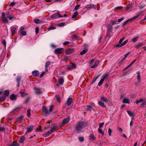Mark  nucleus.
Instances as JSON below:
<instances>
[{
	"label": "nucleus",
	"mask_w": 146,
	"mask_h": 146,
	"mask_svg": "<svg viewBox=\"0 0 146 146\" xmlns=\"http://www.w3.org/2000/svg\"><path fill=\"white\" fill-rule=\"evenodd\" d=\"M87 126V124L86 122L84 121H79L75 127L77 133H80L81 132V130Z\"/></svg>",
	"instance_id": "nucleus-1"
},
{
	"label": "nucleus",
	"mask_w": 146,
	"mask_h": 146,
	"mask_svg": "<svg viewBox=\"0 0 146 146\" xmlns=\"http://www.w3.org/2000/svg\"><path fill=\"white\" fill-rule=\"evenodd\" d=\"M11 15L9 14V12H8L6 13L3 12L2 13V21L6 23H7L8 22V19L9 20H11L13 19H15V17H10Z\"/></svg>",
	"instance_id": "nucleus-2"
},
{
	"label": "nucleus",
	"mask_w": 146,
	"mask_h": 146,
	"mask_svg": "<svg viewBox=\"0 0 146 146\" xmlns=\"http://www.w3.org/2000/svg\"><path fill=\"white\" fill-rule=\"evenodd\" d=\"M142 15V14L141 13H140L137 15L134 16L130 19H127L123 23L122 25L124 26L128 23H130L133 20L136 19L137 17Z\"/></svg>",
	"instance_id": "nucleus-3"
},
{
	"label": "nucleus",
	"mask_w": 146,
	"mask_h": 146,
	"mask_svg": "<svg viewBox=\"0 0 146 146\" xmlns=\"http://www.w3.org/2000/svg\"><path fill=\"white\" fill-rule=\"evenodd\" d=\"M63 17V16L60 15L58 12L56 13H55L52 15L51 16L50 18L51 19H56L58 17L59 18H61Z\"/></svg>",
	"instance_id": "nucleus-4"
},
{
	"label": "nucleus",
	"mask_w": 146,
	"mask_h": 146,
	"mask_svg": "<svg viewBox=\"0 0 146 146\" xmlns=\"http://www.w3.org/2000/svg\"><path fill=\"white\" fill-rule=\"evenodd\" d=\"M63 48H59L55 50L54 52L56 54H60L62 53L63 51H64Z\"/></svg>",
	"instance_id": "nucleus-5"
},
{
	"label": "nucleus",
	"mask_w": 146,
	"mask_h": 146,
	"mask_svg": "<svg viewBox=\"0 0 146 146\" xmlns=\"http://www.w3.org/2000/svg\"><path fill=\"white\" fill-rule=\"evenodd\" d=\"M88 48L87 47V46L86 45H85L84 46V50L82 51L80 53V54L82 55L85 54L86 52L88 51Z\"/></svg>",
	"instance_id": "nucleus-6"
},
{
	"label": "nucleus",
	"mask_w": 146,
	"mask_h": 146,
	"mask_svg": "<svg viewBox=\"0 0 146 146\" xmlns=\"http://www.w3.org/2000/svg\"><path fill=\"white\" fill-rule=\"evenodd\" d=\"M42 111L44 113L46 116L50 114L49 112L48 111L47 109L45 106H43L42 108Z\"/></svg>",
	"instance_id": "nucleus-7"
},
{
	"label": "nucleus",
	"mask_w": 146,
	"mask_h": 146,
	"mask_svg": "<svg viewBox=\"0 0 146 146\" xmlns=\"http://www.w3.org/2000/svg\"><path fill=\"white\" fill-rule=\"evenodd\" d=\"M70 117L68 116L67 117L64 118L62 121V125H64L68 123L70 121Z\"/></svg>",
	"instance_id": "nucleus-8"
},
{
	"label": "nucleus",
	"mask_w": 146,
	"mask_h": 146,
	"mask_svg": "<svg viewBox=\"0 0 146 146\" xmlns=\"http://www.w3.org/2000/svg\"><path fill=\"white\" fill-rule=\"evenodd\" d=\"M11 35L13 36L14 34L16 33L17 28L16 27H13V26L11 27Z\"/></svg>",
	"instance_id": "nucleus-9"
},
{
	"label": "nucleus",
	"mask_w": 146,
	"mask_h": 146,
	"mask_svg": "<svg viewBox=\"0 0 146 146\" xmlns=\"http://www.w3.org/2000/svg\"><path fill=\"white\" fill-rule=\"evenodd\" d=\"M33 125H30L27 128V130L25 133V134L31 132L33 130Z\"/></svg>",
	"instance_id": "nucleus-10"
},
{
	"label": "nucleus",
	"mask_w": 146,
	"mask_h": 146,
	"mask_svg": "<svg viewBox=\"0 0 146 146\" xmlns=\"http://www.w3.org/2000/svg\"><path fill=\"white\" fill-rule=\"evenodd\" d=\"M26 139L25 137L23 136H21L20 137L19 140V142L20 143H23L24 141H25Z\"/></svg>",
	"instance_id": "nucleus-11"
},
{
	"label": "nucleus",
	"mask_w": 146,
	"mask_h": 146,
	"mask_svg": "<svg viewBox=\"0 0 146 146\" xmlns=\"http://www.w3.org/2000/svg\"><path fill=\"white\" fill-rule=\"evenodd\" d=\"M128 41V40H127L125 41H124L123 43H122V44L120 45H119V44H116L115 46V47H122L125 45L127 42Z\"/></svg>",
	"instance_id": "nucleus-12"
},
{
	"label": "nucleus",
	"mask_w": 146,
	"mask_h": 146,
	"mask_svg": "<svg viewBox=\"0 0 146 146\" xmlns=\"http://www.w3.org/2000/svg\"><path fill=\"white\" fill-rule=\"evenodd\" d=\"M100 62L98 60H96L94 64L91 67L92 68H94L97 67Z\"/></svg>",
	"instance_id": "nucleus-13"
},
{
	"label": "nucleus",
	"mask_w": 146,
	"mask_h": 146,
	"mask_svg": "<svg viewBox=\"0 0 146 146\" xmlns=\"http://www.w3.org/2000/svg\"><path fill=\"white\" fill-rule=\"evenodd\" d=\"M72 100L73 99L71 98H68L66 102L67 105L68 106L70 105L72 102Z\"/></svg>",
	"instance_id": "nucleus-14"
},
{
	"label": "nucleus",
	"mask_w": 146,
	"mask_h": 146,
	"mask_svg": "<svg viewBox=\"0 0 146 146\" xmlns=\"http://www.w3.org/2000/svg\"><path fill=\"white\" fill-rule=\"evenodd\" d=\"M21 79V77L20 76L17 77L16 78V81L17 82V86L19 87L20 85V81Z\"/></svg>",
	"instance_id": "nucleus-15"
},
{
	"label": "nucleus",
	"mask_w": 146,
	"mask_h": 146,
	"mask_svg": "<svg viewBox=\"0 0 146 146\" xmlns=\"http://www.w3.org/2000/svg\"><path fill=\"white\" fill-rule=\"evenodd\" d=\"M109 76V74L108 73H106L104 74L102 76L101 79H103L104 80L106 79Z\"/></svg>",
	"instance_id": "nucleus-16"
},
{
	"label": "nucleus",
	"mask_w": 146,
	"mask_h": 146,
	"mask_svg": "<svg viewBox=\"0 0 146 146\" xmlns=\"http://www.w3.org/2000/svg\"><path fill=\"white\" fill-rule=\"evenodd\" d=\"M32 75L35 77L38 76L39 74V72L37 70H35L33 71L32 72Z\"/></svg>",
	"instance_id": "nucleus-17"
},
{
	"label": "nucleus",
	"mask_w": 146,
	"mask_h": 146,
	"mask_svg": "<svg viewBox=\"0 0 146 146\" xmlns=\"http://www.w3.org/2000/svg\"><path fill=\"white\" fill-rule=\"evenodd\" d=\"M100 99L102 101H103L104 102L107 103L108 102V99L105 97L103 96H101L100 97Z\"/></svg>",
	"instance_id": "nucleus-18"
},
{
	"label": "nucleus",
	"mask_w": 146,
	"mask_h": 146,
	"mask_svg": "<svg viewBox=\"0 0 146 146\" xmlns=\"http://www.w3.org/2000/svg\"><path fill=\"white\" fill-rule=\"evenodd\" d=\"M107 31L112 32V26L110 24L108 25L107 27Z\"/></svg>",
	"instance_id": "nucleus-19"
},
{
	"label": "nucleus",
	"mask_w": 146,
	"mask_h": 146,
	"mask_svg": "<svg viewBox=\"0 0 146 146\" xmlns=\"http://www.w3.org/2000/svg\"><path fill=\"white\" fill-rule=\"evenodd\" d=\"M34 90L36 94L38 95L41 94L39 89L35 88L33 89Z\"/></svg>",
	"instance_id": "nucleus-20"
},
{
	"label": "nucleus",
	"mask_w": 146,
	"mask_h": 146,
	"mask_svg": "<svg viewBox=\"0 0 146 146\" xmlns=\"http://www.w3.org/2000/svg\"><path fill=\"white\" fill-rule=\"evenodd\" d=\"M19 144L15 141H14L9 146H19Z\"/></svg>",
	"instance_id": "nucleus-21"
},
{
	"label": "nucleus",
	"mask_w": 146,
	"mask_h": 146,
	"mask_svg": "<svg viewBox=\"0 0 146 146\" xmlns=\"http://www.w3.org/2000/svg\"><path fill=\"white\" fill-rule=\"evenodd\" d=\"M98 104L101 107L103 108L106 107V106L104 104V103L102 101L100 100L98 102Z\"/></svg>",
	"instance_id": "nucleus-22"
},
{
	"label": "nucleus",
	"mask_w": 146,
	"mask_h": 146,
	"mask_svg": "<svg viewBox=\"0 0 146 146\" xmlns=\"http://www.w3.org/2000/svg\"><path fill=\"white\" fill-rule=\"evenodd\" d=\"M23 118V115L19 116L17 118V121L18 122H21Z\"/></svg>",
	"instance_id": "nucleus-23"
},
{
	"label": "nucleus",
	"mask_w": 146,
	"mask_h": 146,
	"mask_svg": "<svg viewBox=\"0 0 146 146\" xmlns=\"http://www.w3.org/2000/svg\"><path fill=\"white\" fill-rule=\"evenodd\" d=\"M17 99V96L14 94H12L10 96V99L11 100H16Z\"/></svg>",
	"instance_id": "nucleus-24"
},
{
	"label": "nucleus",
	"mask_w": 146,
	"mask_h": 146,
	"mask_svg": "<svg viewBox=\"0 0 146 146\" xmlns=\"http://www.w3.org/2000/svg\"><path fill=\"white\" fill-rule=\"evenodd\" d=\"M52 133V132H51L50 131V130L47 131L46 133H44V134L43 135L44 137H47L51 135Z\"/></svg>",
	"instance_id": "nucleus-25"
},
{
	"label": "nucleus",
	"mask_w": 146,
	"mask_h": 146,
	"mask_svg": "<svg viewBox=\"0 0 146 146\" xmlns=\"http://www.w3.org/2000/svg\"><path fill=\"white\" fill-rule=\"evenodd\" d=\"M50 63H51V62L49 61H48V62H46L45 64V70L46 71H48V69H47L48 67L50 65Z\"/></svg>",
	"instance_id": "nucleus-26"
},
{
	"label": "nucleus",
	"mask_w": 146,
	"mask_h": 146,
	"mask_svg": "<svg viewBox=\"0 0 146 146\" xmlns=\"http://www.w3.org/2000/svg\"><path fill=\"white\" fill-rule=\"evenodd\" d=\"M64 82V80L63 78H61L58 79V82L59 84L60 85H62L63 84Z\"/></svg>",
	"instance_id": "nucleus-27"
},
{
	"label": "nucleus",
	"mask_w": 146,
	"mask_h": 146,
	"mask_svg": "<svg viewBox=\"0 0 146 146\" xmlns=\"http://www.w3.org/2000/svg\"><path fill=\"white\" fill-rule=\"evenodd\" d=\"M137 79L138 80V81L139 82H141V77L140 75V73L139 72H138L137 73Z\"/></svg>",
	"instance_id": "nucleus-28"
},
{
	"label": "nucleus",
	"mask_w": 146,
	"mask_h": 146,
	"mask_svg": "<svg viewBox=\"0 0 146 146\" xmlns=\"http://www.w3.org/2000/svg\"><path fill=\"white\" fill-rule=\"evenodd\" d=\"M57 127H58L57 126H55L51 128L50 131L51 132H52V133L54 131H56L57 130Z\"/></svg>",
	"instance_id": "nucleus-29"
},
{
	"label": "nucleus",
	"mask_w": 146,
	"mask_h": 146,
	"mask_svg": "<svg viewBox=\"0 0 146 146\" xmlns=\"http://www.w3.org/2000/svg\"><path fill=\"white\" fill-rule=\"evenodd\" d=\"M143 45L144 44L142 42L139 43L137 45L135 46V48H138L140 47L143 46Z\"/></svg>",
	"instance_id": "nucleus-30"
},
{
	"label": "nucleus",
	"mask_w": 146,
	"mask_h": 146,
	"mask_svg": "<svg viewBox=\"0 0 146 146\" xmlns=\"http://www.w3.org/2000/svg\"><path fill=\"white\" fill-rule=\"evenodd\" d=\"M112 32L107 31L106 36L108 37L111 36L112 35Z\"/></svg>",
	"instance_id": "nucleus-31"
},
{
	"label": "nucleus",
	"mask_w": 146,
	"mask_h": 146,
	"mask_svg": "<svg viewBox=\"0 0 146 146\" xmlns=\"http://www.w3.org/2000/svg\"><path fill=\"white\" fill-rule=\"evenodd\" d=\"M94 5L93 4H89L86 6V8L88 9H91L94 7Z\"/></svg>",
	"instance_id": "nucleus-32"
},
{
	"label": "nucleus",
	"mask_w": 146,
	"mask_h": 146,
	"mask_svg": "<svg viewBox=\"0 0 146 146\" xmlns=\"http://www.w3.org/2000/svg\"><path fill=\"white\" fill-rule=\"evenodd\" d=\"M124 60H125L122 58L119 61V66H121L122 64L123 63Z\"/></svg>",
	"instance_id": "nucleus-33"
},
{
	"label": "nucleus",
	"mask_w": 146,
	"mask_h": 146,
	"mask_svg": "<svg viewBox=\"0 0 146 146\" xmlns=\"http://www.w3.org/2000/svg\"><path fill=\"white\" fill-rule=\"evenodd\" d=\"M78 12H75L72 15V18L73 19L76 18L78 15Z\"/></svg>",
	"instance_id": "nucleus-34"
},
{
	"label": "nucleus",
	"mask_w": 146,
	"mask_h": 146,
	"mask_svg": "<svg viewBox=\"0 0 146 146\" xmlns=\"http://www.w3.org/2000/svg\"><path fill=\"white\" fill-rule=\"evenodd\" d=\"M9 92L8 90H5L4 94V95H5L4 96L6 97V96H8L9 94Z\"/></svg>",
	"instance_id": "nucleus-35"
},
{
	"label": "nucleus",
	"mask_w": 146,
	"mask_h": 146,
	"mask_svg": "<svg viewBox=\"0 0 146 146\" xmlns=\"http://www.w3.org/2000/svg\"><path fill=\"white\" fill-rule=\"evenodd\" d=\"M123 102L125 104H129V102L128 100V99L127 98H125L123 100Z\"/></svg>",
	"instance_id": "nucleus-36"
},
{
	"label": "nucleus",
	"mask_w": 146,
	"mask_h": 146,
	"mask_svg": "<svg viewBox=\"0 0 146 146\" xmlns=\"http://www.w3.org/2000/svg\"><path fill=\"white\" fill-rule=\"evenodd\" d=\"M138 36L135 37L133 38L132 40V42H136L138 40Z\"/></svg>",
	"instance_id": "nucleus-37"
},
{
	"label": "nucleus",
	"mask_w": 146,
	"mask_h": 146,
	"mask_svg": "<svg viewBox=\"0 0 146 146\" xmlns=\"http://www.w3.org/2000/svg\"><path fill=\"white\" fill-rule=\"evenodd\" d=\"M125 38L124 37H123L122 38H121L119 41L118 44H119V45H121L122 44L123 41L124 40Z\"/></svg>",
	"instance_id": "nucleus-38"
},
{
	"label": "nucleus",
	"mask_w": 146,
	"mask_h": 146,
	"mask_svg": "<svg viewBox=\"0 0 146 146\" xmlns=\"http://www.w3.org/2000/svg\"><path fill=\"white\" fill-rule=\"evenodd\" d=\"M78 37L76 35H74L72 36V39L74 40H76L78 39Z\"/></svg>",
	"instance_id": "nucleus-39"
},
{
	"label": "nucleus",
	"mask_w": 146,
	"mask_h": 146,
	"mask_svg": "<svg viewBox=\"0 0 146 146\" xmlns=\"http://www.w3.org/2000/svg\"><path fill=\"white\" fill-rule=\"evenodd\" d=\"M98 132L102 135H104V133L101 128H99L98 129Z\"/></svg>",
	"instance_id": "nucleus-40"
},
{
	"label": "nucleus",
	"mask_w": 146,
	"mask_h": 146,
	"mask_svg": "<svg viewBox=\"0 0 146 146\" xmlns=\"http://www.w3.org/2000/svg\"><path fill=\"white\" fill-rule=\"evenodd\" d=\"M127 112L128 114L130 116H133L134 115L133 113L131 111H127Z\"/></svg>",
	"instance_id": "nucleus-41"
},
{
	"label": "nucleus",
	"mask_w": 146,
	"mask_h": 146,
	"mask_svg": "<svg viewBox=\"0 0 146 146\" xmlns=\"http://www.w3.org/2000/svg\"><path fill=\"white\" fill-rule=\"evenodd\" d=\"M89 138L90 139L94 140L95 139V138L93 134H91L89 136Z\"/></svg>",
	"instance_id": "nucleus-42"
},
{
	"label": "nucleus",
	"mask_w": 146,
	"mask_h": 146,
	"mask_svg": "<svg viewBox=\"0 0 146 146\" xmlns=\"http://www.w3.org/2000/svg\"><path fill=\"white\" fill-rule=\"evenodd\" d=\"M104 81L103 79L101 78L98 83V85L99 86H100L103 84Z\"/></svg>",
	"instance_id": "nucleus-43"
},
{
	"label": "nucleus",
	"mask_w": 146,
	"mask_h": 146,
	"mask_svg": "<svg viewBox=\"0 0 146 146\" xmlns=\"http://www.w3.org/2000/svg\"><path fill=\"white\" fill-rule=\"evenodd\" d=\"M9 6L13 7L16 3L15 2H13L11 3H9Z\"/></svg>",
	"instance_id": "nucleus-44"
},
{
	"label": "nucleus",
	"mask_w": 146,
	"mask_h": 146,
	"mask_svg": "<svg viewBox=\"0 0 146 146\" xmlns=\"http://www.w3.org/2000/svg\"><path fill=\"white\" fill-rule=\"evenodd\" d=\"M1 42L3 45L4 46L5 48L6 47V40H3L1 41Z\"/></svg>",
	"instance_id": "nucleus-45"
},
{
	"label": "nucleus",
	"mask_w": 146,
	"mask_h": 146,
	"mask_svg": "<svg viewBox=\"0 0 146 146\" xmlns=\"http://www.w3.org/2000/svg\"><path fill=\"white\" fill-rule=\"evenodd\" d=\"M93 110L92 107L90 106H87V110L88 111H91Z\"/></svg>",
	"instance_id": "nucleus-46"
},
{
	"label": "nucleus",
	"mask_w": 146,
	"mask_h": 146,
	"mask_svg": "<svg viewBox=\"0 0 146 146\" xmlns=\"http://www.w3.org/2000/svg\"><path fill=\"white\" fill-rule=\"evenodd\" d=\"M6 99V97L5 96H3L0 97V102L1 101H3L5 100Z\"/></svg>",
	"instance_id": "nucleus-47"
},
{
	"label": "nucleus",
	"mask_w": 146,
	"mask_h": 146,
	"mask_svg": "<svg viewBox=\"0 0 146 146\" xmlns=\"http://www.w3.org/2000/svg\"><path fill=\"white\" fill-rule=\"evenodd\" d=\"M21 34L23 36H25L26 35L27 32L25 31H23L20 32Z\"/></svg>",
	"instance_id": "nucleus-48"
},
{
	"label": "nucleus",
	"mask_w": 146,
	"mask_h": 146,
	"mask_svg": "<svg viewBox=\"0 0 146 146\" xmlns=\"http://www.w3.org/2000/svg\"><path fill=\"white\" fill-rule=\"evenodd\" d=\"M58 102L59 103L60 102V99L59 96L57 95L55 96Z\"/></svg>",
	"instance_id": "nucleus-49"
},
{
	"label": "nucleus",
	"mask_w": 146,
	"mask_h": 146,
	"mask_svg": "<svg viewBox=\"0 0 146 146\" xmlns=\"http://www.w3.org/2000/svg\"><path fill=\"white\" fill-rule=\"evenodd\" d=\"M31 110L30 109H28L27 111V116L29 117L31 116V113H30Z\"/></svg>",
	"instance_id": "nucleus-50"
},
{
	"label": "nucleus",
	"mask_w": 146,
	"mask_h": 146,
	"mask_svg": "<svg viewBox=\"0 0 146 146\" xmlns=\"http://www.w3.org/2000/svg\"><path fill=\"white\" fill-rule=\"evenodd\" d=\"M81 8L82 7H81V5H77L76 6L74 9H79Z\"/></svg>",
	"instance_id": "nucleus-51"
},
{
	"label": "nucleus",
	"mask_w": 146,
	"mask_h": 146,
	"mask_svg": "<svg viewBox=\"0 0 146 146\" xmlns=\"http://www.w3.org/2000/svg\"><path fill=\"white\" fill-rule=\"evenodd\" d=\"M95 59L93 58L91 59L89 62V63L90 64V65H91L93 63Z\"/></svg>",
	"instance_id": "nucleus-52"
},
{
	"label": "nucleus",
	"mask_w": 146,
	"mask_h": 146,
	"mask_svg": "<svg viewBox=\"0 0 146 146\" xmlns=\"http://www.w3.org/2000/svg\"><path fill=\"white\" fill-rule=\"evenodd\" d=\"M34 22L35 23L37 24L39 23V22L40 21V20L39 19H36L34 20Z\"/></svg>",
	"instance_id": "nucleus-53"
},
{
	"label": "nucleus",
	"mask_w": 146,
	"mask_h": 146,
	"mask_svg": "<svg viewBox=\"0 0 146 146\" xmlns=\"http://www.w3.org/2000/svg\"><path fill=\"white\" fill-rule=\"evenodd\" d=\"M78 139L81 142H83L84 140V139L83 137H79Z\"/></svg>",
	"instance_id": "nucleus-54"
},
{
	"label": "nucleus",
	"mask_w": 146,
	"mask_h": 146,
	"mask_svg": "<svg viewBox=\"0 0 146 146\" xmlns=\"http://www.w3.org/2000/svg\"><path fill=\"white\" fill-rule=\"evenodd\" d=\"M130 54V53L129 52H127V53L125 54L124 57L123 58L125 60L127 57Z\"/></svg>",
	"instance_id": "nucleus-55"
},
{
	"label": "nucleus",
	"mask_w": 146,
	"mask_h": 146,
	"mask_svg": "<svg viewBox=\"0 0 146 146\" xmlns=\"http://www.w3.org/2000/svg\"><path fill=\"white\" fill-rule=\"evenodd\" d=\"M146 104V102H143L140 105V107L141 108L144 107Z\"/></svg>",
	"instance_id": "nucleus-56"
},
{
	"label": "nucleus",
	"mask_w": 146,
	"mask_h": 146,
	"mask_svg": "<svg viewBox=\"0 0 146 146\" xmlns=\"http://www.w3.org/2000/svg\"><path fill=\"white\" fill-rule=\"evenodd\" d=\"M65 25V23H59L58 24V25L60 27L63 26Z\"/></svg>",
	"instance_id": "nucleus-57"
},
{
	"label": "nucleus",
	"mask_w": 146,
	"mask_h": 146,
	"mask_svg": "<svg viewBox=\"0 0 146 146\" xmlns=\"http://www.w3.org/2000/svg\"><path fill=\"white\" fill-rule=\"evenodd\" d=\"M56 29V28L55 27H50L48 28V30L49 31L50 30H54L55 29Z\"/></svg>",
	"instance_id": "nucleus-58"
},
{
	"label": "nucleus",
	"mask_w": 146,
	"mask_h": 146,
	"mask_svg": "<svg viewBox=\"0 0 146 146\" xmlns=\"http://www.w3.org/2000/svg\"><path fill=\"white\" fill-rule=\"evenodd\" d=\"M104 122H102L101 123H100L99 124V128H101L102 127V126L104 125Z\"/></svg>",
	"instance_id": "nucleus-59"
},
{
	"label": "nucleus",
	"mask_w": 146,
	"mask_h": 146,
	"mask_svg": "<svg viewBox=\"0 0 146 146\" xmlns=\"http://www.w3.org/2000/svg\"><path fill=\"white\" fill-rule=\"evenodd\" d=\"M39 30V28L37 27H36L35 28V33L36 34H37Z\"/></svg>",
	"instance_id": "nucleus-60"
},
{
	"label": "nucleus",
	"mask_w": 146,
	"mask_h": 146,
	"mask_svg": "<svg viewBox=\"0 0 146 146\" xmlns=\"http://www.w3.org/2000/svg\"><path fill=\"white\" fill-rule=\"evenodd\" d=\"M116 21H115L111 20L110 21V22L112 25H114L116 23Z\"/></svg>",
	"instance_id": "nucleus-61"
},
{
	"label": "nucleus",
	"mask_w": 146,
	"mask_h": 146,
	"mask_svg": "<svg viewBox=\"0 0 146 146\" xmlns=\"http://www.w3.org/2000/svg\"><path fill=\"white\" fill-rule=\"evenodd\" d=\"M46 72L45 71H44L40 75V76H39L40 78L42 77L44 74Z\"/></svg>",
	"instance_id": "nucleus-62"
},
{
	"label": "nucleus",
	"mask_w": 146,
	"mask_h": 146,
	"mask_svg": "<svg viewBox=\"0 0 146 146\" xmlns=\"http://www.w3.org/2000/svg\"><path fill=\"white\" fill-rule=\"evenodd\" d=\"M108 133H109V135L111 136V133L112 132L110 128H109L108 129Z\"/></svg>",
	"instance_id": "nucleus-63"
},
{
	"label": "nucleus",
	"mask_w": 146,
	"mask_h": 146,
	"mask_svg": "<svg viewBox=\"0 0 146 146\" xmlns=\"http://www.w3.org/2000/svg\"><path fill=\"white\" fill-rule=\"evenodd\" d=\"M70 43V42L68 41H66L63 43V44L64 45H66Z\"/></svg>",
	"instance_id": "nucleus-64"
}]
</instances>
